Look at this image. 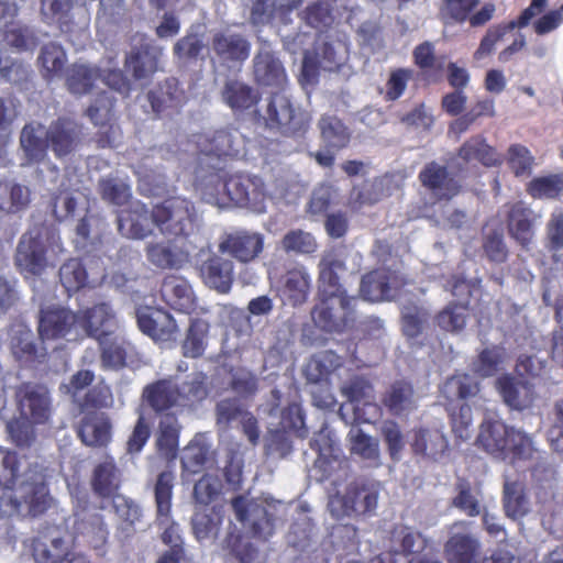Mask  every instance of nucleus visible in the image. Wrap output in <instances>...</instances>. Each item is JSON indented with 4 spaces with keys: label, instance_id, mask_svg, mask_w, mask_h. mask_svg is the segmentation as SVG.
<instances>
[{
    "label": "nucleus",
    "instance_id": "1",
    "mask_svg": "<svg viewBox=\"0 0 563 563\" xmlns=\"http://www.w3.org/2000/svg\"><path fill=\"white\" fill-rule=\"evenodd\" d=\"M48 477V467L37 459L0 449V517H38L55 508Z\"/></svg>",
    "mask_w": 563,
    "mask_h": 563
},
{
    "label": "nucleus",
    "instance_id": "2",
    "mask_svg": "<svg viewBox=\"0 0 563 563\" xmlns=\"http://www.w3.org/2000/svg\"><path fill=\"white\" fill-rule=\"evenodd\" d=\"M208 396L207 376L203 373H192L178 385L172 378L158 379L144 387L143 401L158 416L179 413L186 408H192Z\"/></svg>",
    "mask_w": 563,
    "mask_h": 563
},
{
    "label": "nucleus",
    "instance_id": "3",
    "mask_svg": "<svg viewBox=\"0 0 563 563\" xmlns=\"http://www.w3.org/2000/svg\"><path fill=\"white\" fill-rule=\"evenodd\" d=\"M282 395L277 389L272 390L269 399L261 406V410L269 419L266 452L275 457H286L292 450L288 431L294 430L298 437L307 435L301 408L296 402H287L282 407Z\"/></svg>",
    "mask_w": 563,
    "mask_h": 563
},
{
    "label": "nucleus",
    "instance_id": "4",
    "mask_svg": "<svg viewBox=\"0 0 563 563\" xmlns=\"http://www.w3.org/2000/svg\"><path fill=\"white\" fill-rule=\"evenodd\" d=\"M234 518L254 538L268 540L283 522L287 505L273 497L238 494L230 500Z\"/></svg>",
    "mask_w": 563,
    "mask_h": 563
},
{
    "label": "nucleus",
    "instance_id": "5",
    "mask_svg": "<svg viewBox=\"0 0 563 563\" xmlns=\"http://www.w3.org/2000/svg\"><path fill=\"white\" fill-rule=\"evenodd\" d=\"M63 252L58 234L47 228L35 227L25 232L16 246L14 264L19 272L27 276H40L55 257Z\"/></svg>",
    "mask_w": 563,
    "mask_h": 563
},
{
    "label": "nucleus",
    "instance_id": "6",
    "mask_svg": "<svg viewBox=\"0 0 563 563\" xmlns=\"http://www.w3.org/2000/svg\"><path fill=\"white\" fill-rule=\"evenodd\" d=\"M156 228L159 232L173 240L183 239L192 244L190 238L195 236L198 223L190 201L180 197L166 199L155 206Z\"/></svg>",
    "mask_w": 563,
    "mask_h": 563
},
{
    "label": "nucleus",
    "instance_id": "7",
    "mask_svg": "<svg viewBox=\"0 0 563 563\" xmlns=\"http://www.w3.org/2000/svg\"><path fill=\"white\" fill-rule=\"evenodd\" d=\"M349 47L345 36L335 33L320 34L313 53L306 52L302 60V76L309 84L317 81L319 70L335 71L347 59Z\"/></svg>",
    "mask_w": 563,
    "mask_h": 563
},
{
    "label": "nucleus",
    "instance_id": "8",
    "mask_svg": "<svg viewBox=\"0 0 563 563\" xmlns=\"http://www.w3.org/2000/svg\"><path fill=\"white\" fill-rule=\"evenodd\" d=\"M379 484L358 479L346 487L343 495L336 494L328 504L331 515L335 518L372 515L378 505Z\"/></svg>",
    "mask_w": 563,
    "mask_h": 563
},
{
    "label": "nucleus",
    "instance_id": "9",
    "mask_svg": "<svg viewBox=\"0 0 563 563\" xmlns=\"http://www.w3.org/2000/svg\"><path fill=\"white\" fill-rule=\"evenodd\" d=\"M265 120L271 129H277L285 135H302L309 125L308 113L296 110L284 93H274L266 108Z\"/></svg>",
    "mask_w": 563,
    "mask_h": 563
},
{
    "label": "nucleus",
    "instance_id": "10",
    "mask_svg": "<svg viewBox=\"0 0 563 563\" xmlns=\"http://www.w3.org/2000/svg\"><path fill=\"white\" fill-rule=\"evenodd\" d=\"M38 334L43 341H75L82 338V325L79 316L63 307H47L40 311Z\"/></svg>",
    "mask_w": 563,
    "mask_h": 563
},
{
    "label": "nucleus",
    "instance_id": "11",
    "mask_svg": "<svg viewBox=\"0 0 563 563\" xmlns=\"http://www.w3.org/2000/svg\"><path fill=\"white\" fill-rule=\"evenodd\" d=\"M443 550L448 563H479L482 560V542L466 521L451 525Z\"/></svg>",
    "mask_w": 563,
    "mask_h": 563
},
{
    "label": "nucleus",
    "instance_id": "12",
    "mask_svg": "<svg viewBox=\"0 0 563 563\" xmlns=\"http://www.w3.org/2000/svg\"><path fill=\"white\" fill-rule=\"evenodd\" d=\"M174 479L173 472L164 471L158 474L154 486L157 520L166 526L162 533V541L170 549L183 548L179 526L170 519Z\"/></svg>",
    "mask_w": 563,
    "mask_h": 563
},
{
    "label": "nucleus",
    "instance_id": "13",
    "mask_svg": "<svg viewBox=\"0 0 563 563\" xmlns=\"http://www.w3.org/2000/svg\"><path fill=\"white\" fill-rule=\"evenodd\" d=\"M223 189L236 206L257 213L265 211L266 189L262 178L247 174L232 175L224 181Z\"/></svg>",
    "mask_w": 563,
    "mask_h": 563
},
{
    "label": "nucleus",
    "instance_id": "14",
    "mask_svg": "<svg viewBox=\"0 0 563 563\" xmlns=\"http://www.w3.org/2000/svg\"><path fill=\"white\" fill-rule=\"evenodd\" d=\"M354 297H321V301L312 310L314 324L325 332H341L353 310Z\"/></svg>",
    "mask_w": 563,
    "mask_h": 563
},
{
    "label": "nucleus",
    "instance_id": "15",
    "mask_svg": "<svg viewBox=\"0 0 563 563\" xmlns=\"http://www.w3.org/2000/svg\"><path fill=\"white\" fill-rule=\"evenodd\" d=\"M209 45L214 58L228 66L242 64L251 52L250 41L243 34L231 30L213 31Z\"/></svg>",
    "mask_w": 563,
    "mask_h": 563
},
{
    "label": "nucleus",
    "instance_id": "16",
    "mask_svg": "<svg viewBox=\"0 0 563 563\" xmlns=\"http://www.w3.org/2000/svg\"><path fill=\"white\" fill-rule=\"evenodd\" d=\"M47 145L56 158H66L77 151L82 140V126L70 118H58L46 132Z\"/></svg>",
    "mask_w": 563,
    "mask_h": 563
},
{
    "label": "nucleus",
    "instance_id": "17",
    "mask_svg": "<svg viewBox=\"0 0 563 563\" xmlns=\"http://www.w3.org/2000/svg\"><path fill=\"white\" fill-rule=\"evenodd\" d=\"M33 556L37 563H64L69 553V541L59 526H47L34 538Z\"/></svg>",
    "mask_w": 563,
    "mask_h": 563
},
{
    "label": "nucleus",
    "instance_id": "18",
    "mask_svg": "<svg viewBox=\"0 0 563 563\" xmlns=\"http://www.w3.org/2000/svg\"><path fill=\"white\" fill-rule=\"evenodd\" d=\"M15 396L22 418L37 424L48 421L52 415V399L45 386L25 384L18 388Z\"/></svg>",
    "mask_w": 563,
    "mask_h": 563
},
{
    "label": "nucleus",
    "instance_id": "19",
    "mask_svg": "<svg viewBox=\"0 0 563 563\" xmlns=\"http://www.w3.org/2000/svg\"><path fill=\"white\" fill-rule=\"evenodd\" d=\"M162 48L154 45L144 34L132 37V49L125 58V66L135 80H147L157 69Z\"/></svg>",
    "mask_w": 563,
    "mask_h": 563
},
{
    "label": "nucleus",
    "instance_id": "20",
    "mask_svg": "<svg viewBox=\"0 0 563 563\" xmlns=\"http://www.w3.org/2000/svg\"><path fill=\"white\" fill-rule=\"evenodd\" d=\"M140 330L158 343L175 342L179 334L177 321L162 309L143 308L136 312Z\"/></svg>",
    "mask_w": 563,
    "mask_h": 563
},
{
    "label": "nucleus",
    "instance_id": "21",
    "mask_svg": "<svg viewBox=\"0 0 563 563\" xmlns=\"http://www.w3.org/2000/svg\"><path fill=\"white\" fill-rule=\"evenodd\" d=\"M119 231L131 239L143 240L156 228L155 207L150 210L140 201L132 202L128 210L118 216Z\"/></svg>",
    "mask_w": 563,
    "mask_h": 563
},
{
    "label": "nucleus",
    "instance_id": "22",
    "mask_svg": "<svg viewBox=\"0 0 563 563\" xmlns=\"http://www.w3.org/2000/svg\"><path fill=\"white\" fill-rule=\"evenodd\" d=\"M56 189L58 194L54 198L53 212L58 220H64L74 214L79 203H84L85 188L77 172L67 168Z\"/></svg>",
    "mask_w": 563,
    "mask_h": 563
},
{
    "label": "nucleus",
    "instance_id": "23",
    "mask_svg": "<svg viewBox=\"0 0 563 563\" xmlns=\"http://www.w3.org/2000/svg\"><path fill=\"white\" fill-rule=\"evenodd\" d=\"M400 286L396 274L376 269L363 276L360 294L367 301L393 300L400 297Z\"/></svg>",
    "mask_w": 563,
    "mask_h": 563
},
{
    "label": "nucleus",
    "instance_id": "24",
    "mask_svg": "<svg viewBox=\"0 0 563 563\" xmlns=\"http://www.w3.org/2000/svg\"><path fill=\"white\" fill-rule=\"evenodd\" d=\"M263 235L246 230H235L222 236L219 244L221 253H228L242 263L256 258L263 251Z\"/></svg>",
    "mask_w": 563,
    "mask_h": 563
},
{
    "label": "nucleus",
    "instance_id": "25",
    "mask_svg": "<svg viewBox=\"0 0 563 563\" xmlns=\"http://www.w3.org/2000/svg\"><path fill=\"white\" fill-rule=\"evenodd\" d=\"M514 427H508L499 419L486 418L481 424L478 444L495 459H508V445Z\"/></svg>",
    "mask_w": 563,
    "mask_h": 563
},
{
    "label": "nucleus",
    "instance_id": "26",
    "mask_svg": "<svg viewBox=\"0 0 563 563\" xmlns=\"http://www.w3.org/2000/svg\"><path fill=\"white\" fill-rule=\"evenodd\" d=\"M190 244L183 242L180 245L170 240L167 242H150L145 246L147 261L161 269H178L189 261Z\"/></svg>",
    "mask_w": 563,
    "mask_h": 563
},
{
    "label": "nucleus",
    "instance_id": "27",
    "mask_svg": "<svg viewBox=\"0 0 563 563\" xmlns=\"http://www.w3.org/2000/svg\"><path fill=\"white\" fill-rule=\"evenodd\" d=\"M318 269L321 297L346 296L339 277V273L344 272L346 267L344 258L338 250L332 249L323 252Z\"/></svg>",
    "mask_w": 563,
    "mask_h": 563
},
{
    "label": "nucleus",
    "instance_id": "28",
    "mask_svg": "<svg viewBox=\"0 0 563 563\" xmlns=\"http://www.w3.org/2000/svg\"><path fill=\"white\" fill-rule=\"evenodd\" d=\"M496 388L504 402L512 410L523 411L531 409L537 399L533 385L527 380L509 375L496 379Z\"/></svg>",
    "mask_w": 563,
    "mask_h": 563
},
{
    "label": "nucleus",
    "instance_id": "29",
    "mask_svg": "<svg viewBox=\"0 0 563 563\" xmlns=\"http://www.w3.org/2000/svg\"><path fill=\"white\" fill-rule=\"evenodd\" d=\"M79 322L82 325V336L86 334L95 339L112 335L118 327L115 314L107 302L87 309L79 316Z\"/></svg>",
    "mask_w": 563,
    "mask_h": 563
},
{
    "label": "nucleus",
    "instance_id": "30",
    "mask_svg": "<svg viewBox=\"0 0 563 563\" xmlns=\"http://www.w3.org/2000/svg\"><path fill=\"white\" fill-rule=\"evenodd\" d=\"M253 71L260 85L282 87L286 81L285 69L268 46L261 47L254 56Z\"/></svg>",
    "mask_w": 563,
    "mask_h": 563
},
{
    "label": "nucleus",
    "instance_id": "31",
    "mask_svg": "<svg viewBox=\"0 0 563 563\" xmlns=\"http://www.w3.org/2000/svg\"><path fill=\"white\" fill-rule=\"evenodd\" d=\"M352 455L357 456L367 467L378 468L383 465L379 441L365 433L358 427H352L347 433Z\"/></svg>",
    "mask_w": 563,
    "mask_h": 563
},
{
    "label": "nucleus",
    "instance_id": "32",
    "mask_svg": "<svg viewBox=\"0 0 563 563\" xmlns=\"http://www.w3.org/2000/svg\"><path fill=\"white\" fill-rule=\"evenodd\" d=\"M419 179L426 188L440 199H449L459 191V184L450 176L446 167L434 162L428 164L420 172Z\"/></svg>",
    "mask_w": 563,
    "mask_h": 563
},
{
    "label": "nucleus",
    "instance_id": "33",
    "mask_svg": "<svg viewBox=\"0 0 563 563\" xmlns=\"http://www.w3.org/2000/svg\"><path fill=\"white\" fill-rule=\"evenodd\" d=\"M200 274L208 287L227 294L233 283V263L228 258L213 255L201 265Z\"/></svg>",
    "mask_w": 563,
    "mask_h": 563
},
{
    "label": "nucleus",
    "instance_id": "34",
    "mask_svg": "<svg viewBox=\"0 0 563 563\" xmlns=\"http://www.w3.org/2000/svg\"><path fill=\"white\" fill-rule=\"evenodd\" d=\"M73 529L76 537H82L96 549L106 543L109 534L103 517L98 512H76Z\"/></svg>",
    "mask_w": 563,
    "mask_h": 563
},
{
    "label": "nucleus",
    "instance_id": "35",
    "mask_svg": "<svg viewBox=\"0 0 563 563\" xmlns=\"http://www.w3.org/2000/svg\"><path fill=\"white\" fill-rule=\"evenodd\" d=\"M206 155L235 156L239 154V133L235 129L224 128L206 134L197 142Z\"/></svg>",
    "mask_w": 563,
    "mask_h": 563
},
{
    "label": "nucleus",
    "instance_id": "36",
    "mask_svg": "<svg viewBox=\"0 0 563 563\" xmlns=\"http://www.w3.org/2000/svg\"><path fill=\"white\" fill-rule=\"evenodd\" d=\"M77 434L87 446L107 445L111 438V422L104 413H87L80 421Z\"/></svg>",
    "mask_w": 563,
    "mask_h": 563
},
{
    "label": "nucleus",
    "instance_id": "37",
    "mask_svg": "<svg viewBox=\"0 0 563 563\" xmlns=\"http://www.w3.org/2000/svg\"><path fill=\"white\" fill-rule=\"evenodd\" d=\"M531 217V209L521 201L511 205L507 212L509 234L525 250L529 249L534 235Z\"/></svg>",
    "mask_w": 563,
    "mask_h": 563
},
{
    "label": "nucleus",
    "instance_id": "38",
    "mask_svg": "<svg viewBox=\"0 0 563 563\" xmlns=\"http://www.w3.org/2000/svg\"><path fill=\"white\" fill-rule=\"evenodd\" d=\"M40 123L25 124L20 134V147L27 164L43 162L47 156V139Z\"/></svg>",
    "mask_w": 563,
    "mask_h": 563
},
{
    "label": "nucleus",
    "instance_id": "39",
    "mask_svg": "<svg viewBox=\"0 0 563 563\" xmlns=\"http://www.w3.org/2000/svg\"><path fill=\"white\" fill-rule=\"evenodd\" d=\"M98 67L87 63H74L65 73V86L75 96L89 93L98 79L101 78Z\"/></svg>",
    "mask_w": 563,
    "mask_h": 563
},
{
    "label": "nucleus",
    "instance_id": "40",
    "mask_svg": "<svg viewBox=\"0 0 563 563\" xmlns=\"http://www.w3.org/2000/svg\"><path fill=\"white\" fill-rule=\"evenodd\" d=\"M162 299L173 309L187 312L194 302V294L188 282L179 276H167L161 286Z\"/></svg>",
    "mask_w": 563,
    "mask_h": 563
},
{
    "label": "nucleus",
    "instance_id": "41",
    "mask_svg": "<svg viewBox=\"0 0 563 563\" xmlns=\"http://www.w3.org/2000/svg\"><path fill=\"white\" fill-rule=\"evenodd\" d=\"M121 484V473L112 459L98 463L92 472L91 486L100 497H113Z\"/></svg>",
    "mask_w": 563,
    "mask_h": 563
},
{
    "label": "nucleus",
    "instance_id": "42",
    "mask_svg": "<svg viewBox=\"0 0 563 563\" xmlns=\"http://www.w3.org/2000/svg\"><path fill=\"white\" fill-rule=\"evenodd\" d=\"M503 508L512 520H520L530 512V500L525 485L518 481H505L503 489Z\"/></svg>",
    "mask_w": 563,
    "mask_h": 563
},
{
    "label": "nucleus",
    "instance_id": "43",
    "mask_svg": "<svg viewBox=\"0 0 563 563\" xmlns=\"http://www.w3.org/2000/svg\"><path fill=\"white\" fill-rule=\"evenodd\" d=\"M1 40L4 46L18 53L33 52L40 43V37L34 29L15 22L7 23L3 26Z\"/></svg>",
    "mask_w": 563,
    "mask_h": 563
},
{
    "label": "nucleus",
    "instance_id": "44",
    "mask_svg": "<svg viewBox=\"0 0 563 563\" xmlns=\"http://www.w3.org/2000/svg\"><path fill=\"white\" fill-rule=\"evenodd\" d=\"M180 428L177 415L165 413L159 417L156 446L167 460L176 457Z\"/></svg>",
    "mask_w": 563,
    "mask_h": 563
},
{
    "label": "nucleus",
    "instance_id": "45",
    "mask_svg": "<svg viewBox=\"0 0 563 563\" xmlns=\"http://www.w3.org/2000/svg\"><path fill=\"white\" fill-rule=\"evenodd\" d=\"M30 189L13 178L0 179V211L16 213L27 207Z\"/></svg>",
    "mask_w": 563,
    "mask_h": 563
},
{
    "label": "nucleus",
    "instance_id": "46",
    "mask_svg": "<svg viewBox=\"0 0 563 563\" xmlns=\"http://www.w3.org/2000/svg\"><path fill=\"white\" fill-rule=\"evenodd\" d=\"M222 101L228 104L233 111L247 110L255 106L260 96L256 90L246 84L229 79L224 82L221 89Z\"/></svg>",
    "mask_w": 563,
    "mask_h": 563
},
{
    "label": "nucleus",
    "instance_id": "47",
    "mask_svg": "<svg viewBox=\"0 0 563 563\" xmlns=\"http://www.w3.org/2000/svg\"><path fill=\"white\" fill-rule=\"evenodd\" d=\"M411 445L415 453L438 461L448 449V440L438 429H419L415 432Z\"/></svg>",
    "mask_w": 563,
    "mask_h": 563
},
{
    "label": "nucleus",
    "instance_id": "48",
    "mask_svg": "<svg viewBox=\"0 0 563 563\" xmlns=\"http://www.w3.org/2000/svg\"><path fill=\"white\" fill-rule=\"evenodd\" d=\"M427 540L415 529L397 526L393 529L389 540V552L394 554H417L424 550Z\"/></svg>",
    "mask_w": 563,
    "mask_h": 563
},
{
    "label": "nucleus",
    "instance_id": "49",
    "mask_svg": "<svg viewBox=\"0 0 563 563\" xmlns=\"http://www.w3.org/2000/svg\"><path fill=\"white\" fill-rule=\"evenodd\" d=\"M383 402L393 415L399 416L417 407V397L411 384L397 380L387 389Z\"/></svg>",
    "mask_w": 563,
    "mask_h": 563
},
{
    "label": "nucleus",
    "instance_id": "50",
    "mask_svg": "<svg viewBox=\"0 0 563 563\" xmlns=\"http://www.w3.org/2000/svg\"><path fill=\"white\" fill-rule=\"evenodd\" d=\"M318 128L323 143L330 148L341 150L350 143L351 132L349 128L335 115H322L318 122Z\"/></svg>",
    "mask_w": 563,
    "mask_h": 563
},
{
    "label": "nucleus",
    "instance_id": "51",
    "mask_svg": "<svg viewBox=\"0 0 563 563\" xmlns=\"http://www.w3.org/2000/svg\"><path fill=\"white\" fill-rule=\"evenodd\" d=\"M37 60L43 77L51 81L62 76L63 68L67 62V55L60 44L49 42L42 46Z\"/></svg>",
    "mask_w": 563,
    "mask_h": 563
},
{
    "label": "nucleus",
    "instance_id": "52",
    "mask_svg": "<svg viewBox=\"0 0 563 563\" xmlns=\"http://www.w3.org/2000/svg\"><path fill=\"white\" fill-rule=\"evenodd\" d=\"M459 157L466 163L477 161L485 166H495L501 163L500 155L481 136L465 142L459 151Z\"/></svg>",
    "mask_w": 563,
    "mask_h": 563
},
{
    "label": "nucleus",
    "instance_id": "53",
    "mask_svg": "<svg viewBox=\"0 0 563 563\" xmlns=\"http://www.w3.org/2000/svg\"><path fill=\"white\" fill-rule=\"evenodd\" d=\"M223 521L222 514L212 508L209 511H195L191 518V529L199 542L210 541L217 538Z\"/></svg>",
    "mask_w": 563,
    "mask_h": 563
},
{
    "label": "nucleus",
    "instance_id": "54",
    "mask_svg": "<svg viewBox=\"0 0 563 563\" xmlns=\"http://www.w3.org/2000/svg\"><path fill=\"white\" fill-rule=\"evenodd\" d=\"M280 249L286 254L308 256L318 251L319 243L311 232L292 229L282 238Z\"/></svg>",
    "mask_w": 563,
    "mask_h": 563
},
{
    "label": "nucleus",
    "instance_id": "55",
    "mask_svg": "<svg viewBox=\"0 0 563 563\" xmlns=\"http://www.w3.org/2000/svg\"><path fill=\"white\" fill-rule=\"evenodd\" d=\"M451 505L468 517H477L482 514L481 493L467 481L459 479Z\"/></svg>",
    "mask_w": 563,
    "mask_h": 563
},
{
    "label": "nucleus",
    "instance_id": "56",
    "mask_svg": "<svg viewBox=\"0 0 563 563\" xmlns=\"http://www.w3.org/2000/svg\"><path fill=\"white\" fill-rule=\"evenodd\" d=\"M311 277L305 266L289 271L285 277L284 291L294 306L305 302L310 290Z\"/></svg>",
    "mask_w": 563,
    "mask_h": 563
},
{
    "label": "nucleus",
    "instance_id": "57",
    "mask_svg": "<svg viewBox=\"0 0 563 563\" xmlns=\"http://www.w3.org/2000/svg\"><path fill=\"white\" fill-rule=\"evenodd\" d=\"M543 454L534 446L532 438L521 429H514L510 433L508 459L516 461H538Z\"/></svg>",
    "mask_w": 563,
    "mask_h": 563
},
{
    "label": "nucleus",
    "instance_id": "58",
    "mask_svg": "<svg viewBox=\"0 0 563 563\" xmlns=\"http://www.w3.org/2000/svg\"><path fill=\"white\" fill-rule=\"evenodd\" d=\"M341 357L327 350L313 355L306 365L305 374L309 382L318 383L341 366Z\"/></svg>",
    "mask_w": 563,
    "mask_h": 563
},
{
    "label": "nucleus",
    "instance_id": "59",
    "mask_svg": "<svg viewBox=\"0 0 563 563\" xmlns=\"http://www.w3.org/2000/svg\"><path fill=\"white\" fill-rule=\"evenodd\" d=\"M430 312L416 303H401L402 332L409 339L420 336L428 325Z\"/></svg>",
    "mask_w": 563,
    "mask_h": 563
},
{
    "label": "nucleus",
    "instance_id": "60",
    "mask_svg": "<svg viewBox=\"0 0 563 563\" xmlns=\"http://www.w3.org/2000/svg\"><path fill=\"white\" fill-rule=\"evenodd\" d=\"M209 323L202 319H196L190 323L183 351L186 357H199L203 354L208 343Z\"/></svg>",
    "mask_w": 563,
    "mask_h": 563
},
{
    "label": "nucleus",
    "instance_id": "61",
    "mask_svg": "<svg viewBox=\"0 0 563 563\" xmlns=\"http://www.w3.org/2000/svg\"><path fill=\"white\" fill-rule=\"evenodd\" d=\"M210 448L202 437H195L187 446H185L181 455L183 468L191 474L200 472L209 460Z\"/></svg>",
    "mask_w": 563,
    "mask_h": 563
},
{
    "label": "nucleus",
    "instance_id": "62",
    "mask_svg": "<svg viewBox=\"0 0 563 563\" xmlns=\"http://www.w3.org/2000/svg\"><path fill=\"white\" fill-rule=\"evenodd\" d=\"M527 191L536 199H556L563 195V173L533 178Z\"/></svg>",
    "mask_w": 563,
    "mask_h": 563
},
{
    "label": "nucleus",
    "instance_id": "63",
    "mask_svg": "<svg viewBox=\"0 0 563 563\" xmlns=\"http://www.w3.org/2000/svg\"><path fill=\"white\" fill-rule=\"evenodd\" d=\"M101 349V364L108 369H119L125 365L123 341L114 335H103L97 339Z\"/></svg>",
    "mask_w": 563,
    "mask_h": 563
},
{
    "label": "nucleus",
    "instance_id": "64",
    "mask_svg": "<svg viewBox=\"0 0 563 563\" xmlns=\"http://www.w3.org/2000/svg\"><path fill=\"white\" fill-rule=\"evenodd\" d=\"M286 541L300 552L314 551V526L306 517L297 520L290 526Z\"/></svg>",
    "mask_w": 563,
    "mask_h": 563
}]
</instances>
